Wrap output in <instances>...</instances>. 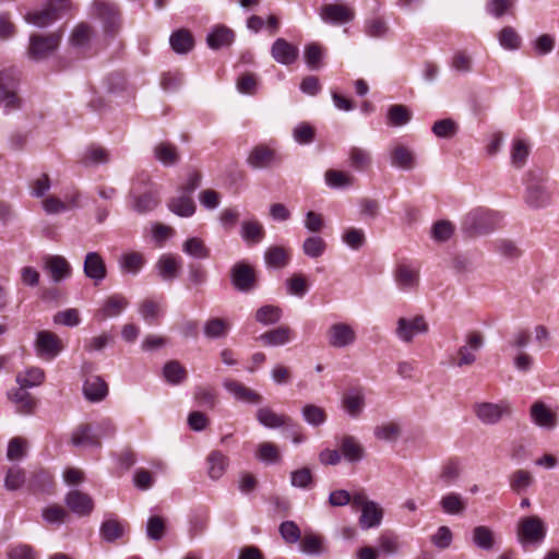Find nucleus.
I'll list each match as a JSON object with an SVG mask.
<instances>
[{"label": "nucleus", "instance_id": "obj_34", "mask_svg": "<svg viewBox=\"0 0 559 559\" xmlns=\"http://www.w3.org/2000/svg\"><path fill=\"white\" fill-rule=\"evenodd\" d=\"M240 235L248 246H253L263 240L265 230L258 221H243L241 223Z\"/></svg>", "mask_w": 559, "mask_h": 559}, {"label": "nucleus", "instance_id": "obj_42", "mask_svg": "<svg viewBox=\"0 0 559 559\" xmlns=\"http://www.w3.org/2000/svg\"><path fill=\"white\" fill-rule=\"evenodd\" d=\"M165 380L173 385H178L187 379V370L178 360H169L163 367Z\"/></svg>", "mask_w": 559, "mask_h": 559}, {"label": "nucleus", "instance_id": "obj_5", "mask_svg": "<svg viewBox=\"0 0 559 559\" xmlns=\"http://www.w3.org/2000/svg\"><path fill=\"white\" fill-rule=\"evenodd\" d=\"M60 40L61 34L59 32H55L49 35H31L27 51L29 58L36 61L46 59L57 50Z\"/></svg>", "mask_w": 559, "mask_h": 559}, {"label": "nucleus", "instance_id": "obj_9", "mask_svg": "<svg viewBox=\"0 0 559 559\" xmlns=\"http://www.w3.org/2000/svg\"><path fill=\"white\" fill-rule=\"evenodd\" d=\"M474 412L477 418L485 425H495L503 416L511 414V407L507 402L490 403L483 402L474 405Z\"/></svg>", "mask_w": 559, "mask_h": 559}, {"label": "nucleus", "instance_id": "obj_8", "mask_svg": "<svg viewBox=\"0 0 559 559\" xmlns=\"http://www.w3.org/2000/svg\"><path fill=\"white\" fill-rule=\"evenodd\" d=\"M93 15L102 21L107 34H115L120 25V16L117 7L107 0H94Z\"/></svg>", "mask_w": 559, "mask_h": 559}, {"label": "nucleus", "instance_id": "obj_53", "mask_svg": "<svg viewBox=\"0 0 559 559\" xmlns=\"http://www.w3.org/2000/svg\"><path fill=\"white\" fill-rule=\"evenodd\" d=\"M392 165L403 169H412L415 165L413 153L404 146H396L392 151Z\"/></svg>", "mask_w": 559, "mask_h": 559}, {"label": "nucleus", "instance_id": "obj_46", "mask_svg": "<svg viewBox=\"0 0 559 559\" xmlns=\"http://www.w3.org/2000/svg\"><path fill=\"white\" fill-rule=\"evenodd\" d=\"M227 457L219 451H213L207 456L209 476L212 479H218L225 473L227 466Z\"/></svg>", "mask_w": 559, "mask_h": 559}, {"label": "nucleus", "instance_id": "obj_15", "mask_svg": "<svg viewBox=\"0 0 559 559\" xmlns=\"http://www.w3.org/2000/svg\"><path fill=\"white\" fill-rule=\"evenodd\" d=\"M466 344L461 346L457 350L459 360L456 361L457 367L473 365L477 357L478 352L484 345V337L479 332H471L466 335Z\"/></svg>", "mask_w": 559, "mask_h": 559}, {"label": "nucleus", "instance_id": "obj_32", "mask_svg": "<svg viewBox=\"0 0 559 559\" xmlns=\"http://www.w3.org/2000/svg\"><path fill=\"white\" fill-rule=\"evenodd\" d=\"M154 157L165 167L175 166L180 160L178 147L169 142H160L154 147Z\"/></svg>", "mask_w": 559, "mask_h": 559}, {"label": "nucleus", "instance_id": "obj_49", "mask_svg": "<svg viewBox=\"0 0 559 559\" xmlns=\"http://www.w3.org/2000/svg\"><path fill=\"white\" fill-rule=\"evenodd\" d=\"M93 35L92 27L86 23L79 24L72 32L70 43L76 48H87Z\"/></svg>", "mask_w": 559, "mask_h": 559}, {"label": "nucleus", "instance_id": "obj_1", "mask_svg": "<svg viewBox=\"0 0 559 559\" xmlns=\"http://www.w3.org/2000/svg\"><path fill=\"white\" fill-rule=\"evenodd\" d=\"M546 174L543 170H530L526 174L525 202L534 209L546 207L551 203V191L546 185Z\"/></svg>", "mask_w": 559, "mask_h": 559}, {"label": "nucleus", "instance_id": "obj_12", "mask_svg": "<svg viewBox=\"0 0 559 559\" xmlns=\"http://www.w3.org/2000/svg\"><path fill=\"white\" fill-rule=\"evenodd\" d=\"M36 353L40 358L51 360L62 350L60 338L50 331H39L35 342Z\"/></svg>", "mask_w": 559, "mask_h": 559}, {"label": "nucleus", "instance_id": "obj_28", "mask_svg": "<svg viewBox=\"0 0 559 559\" xmlns=\"http://www.w3.org/2000/svg\"><path fill=\"white\" fill-rule=\"evenodd\" d=\"M169 45L176 53L187 55L194 47V38L189 29L179 28L171 33Z\"/></svg>", "mask_w": 559, "mask_h": 559}, {"label": "nucleus", "instance_id": "obj_36", "mask_svg": "<svg viewBox=\"0 0 559 559\" xmlns=\"http://www.w3.org/2000/svg\"><path fill=\"white\" fill-rule=\"evenodd\" d=\"M168 209L178 216L189 217L194 214L195 204L190 195L180 193L168 201Z\"/></svg>", "mask_w": 559, "mask_h": 559}, {"label": "nucleus", "instance_id": "obj_61", "mask_svg": "<svg viewBox=\"0 0 559 559\" xmlns=\"http://www.w3.org/2000/svg\"><path fill=\"white\" fill-rule=\"evenodd\" d=\"M44 521L51 525H61L68 518V512L58 504H51L43 509Z\"/></svg>", "mask_w": 559, "mask_h": 559}, {"label": "nucleus", "instance_id": "obj_35", "mask_svg": "<svg viewBox=\"0 0 559 559\" xmlns=\"http://www.w3.org/2000/svg\"><path fill=\"white\" fill-rule=\"evenodd\" d=\"M264 261L269 267L283 269L289 263L290 253L282 246H271L264 252Z\"/></svg>", "mask_w": 559, "mask_h": 559}, {"label": "nucleus", "instance_id": "obj_57", "mask_svg": "<svg viewBox=\"0 0 559 559\" xmlns=\"http://www.w3.org/2000/svg\"><path fill=\"white\" fill-rule=\"evenodd\" d=\"M431 131L437 138L450 139L457 133L459 126L454 120L447 118L436 121Z\"/></svg>", "mask_w": 559, "mask_h": 559}, {"label": "nucleus", "instance_id": "obj_41", "mask_svg": "<svg viewBox=\"0 0 559 559\" xmlns=\"http://www.w3.org/2000/svg\"><path fill=\"white\" fill-rule=\"evenodd\" d=\"M53 486L52 475L44 469L34 472L28 481L29 490L33 492H51Z\"/></svg>", "mask_w": 559, "mask_h": 559}, {"label": "nucleus", "instance_id": "obj_52", "mask_svg": "<svg viewBox=\"0 0 559 559\" xmlns=\"http://www.w3.org/2000/svg\"><path fill=\"white\" fill-rule=\"evenodd\" d=\"M473 542L478 548L490 550L495 543L492 531L484 525L476 526L473 530Z\"/></svg>", "mask_w": 559, "mask_h": 559}, {"label": "nucleus", "instance_id": "obj_11", "mask_svg": "<svg viewBox=\"0 0 559 559\" xmlns=\"http://www.w3.org/2000/svg\"><path fill=\"white\" fill-rule=\"evenodd\" d=\"M223 388L234 397L237 402L247 404H261L263 396L255 390L245 385L242 382L226 378L223 380Z\"/></svg>", "mask_w": 559, "mask_h": 559}, {"label": "nucleus", "instance_id": "obj_54", "mask_svg": "<svg viewBox=\"0 0 559 559\" xmlns=\"http://www.w3.org/2000/svg\"><path fill=\"white\" fill-rule=\"evenodd\" d=\"M26 480L25 471L20 466H12L8 469L4 477V487L7 490L14 491L20 489Z\"/></svg>", "mask_w": 559, "mask_h": 559}, {"label": "nucleus", "instance_id": "obj_3", "mask_svg": "<svg viewBox=\"0 0 559 559\" xmlns=\"http://www.w3.org/2000/svg\"><path fill=\"white\" fill-rule=\"evenodd\" d=\"M495 215L484 209L468 212L462 222V230L469 237L487 234L495 229Z\"/></svg>", "mask_w": 559, "mask_h": 559}, {"label": "nucleus", "instance_id": "obj_7", "mask_svg": "<svg viewBox=\"0 0 559 559\" xmlns=\"http://www.w3.org/2000/svg\"><path fill=\"white\" fill-rule=\"evenodd\" d=\"M233 287L240 293H249L257 287L258 278L253 266L245 261L236 262L230 269Z\"/></svg>", "mask_w": 559, "mask_h": 559}, {"label": "nucleus", "instance_id": "obj_16", "mask_svg": "<svg viewBox=\"0 0 559 559\" xmlns=\"http://www.w3.org/2000/svg\"><path fill=\"white\" fill-rule=\"evenodd\" d=\"M84 275L99 285L107 276V267L103 257L95 251L87 252L83 263Z\"/></svg>", "mask_w": 559, "mask_h": 559}, {"label": "nucleus", "instance_id": "obj_23", "mask_svg": "<svg viewBox=\"0 0 559 559\" xmlns=\"http://www.w3.org/2000/svg\"><path fill=\"white\" fill-rule=\"evenodd\" d=\"M341 455L349 463H357L365 457V449L353 436L346 435L340 441Z\"/></svg>", "mask_w": 559, "mask_h": 559}, {"label": "nucleus", "instance_id": "obj_10", "mask_svg": "<svg viewBox=\"0 0 559 559\" xmlns=\"http://www.w3.org/2000/svg\"><path fill=\"white\" fill-rule=\"evenodd\" d=\"M429 330L428 323L423 316H415L411 319L400 318L395 330L396 336L404 343H412L418 334H425Z\"/></svg>", "mask_w": 559, "mask_h": 559}, {"label": "nucleus", "instance_id": "obj_20", "mask_svg": "<svg viewBox=\"0 0 559 559\" xmlns=\"http://www.w3.org/2000/svg\"><path fill=\"white\" fill-rule=\"evenodd\" d=\"M273 59L284 66L295 63L299 56V50L284 38H277L271 48Z\"/></svg>", "mask_w": 559, "mask_h": 559}, {"label": "nucleus", "instance_id": "obj_37", "mask_svg": "<svg viewBox=\"0 0 559 559\" xmlns=\"http://www.w3.org/2000/svg\"><path fill=\"white\" fill-rule=\"evenodd\" d=\"M418 271L408 265L401 264L395 271V281L401 289H413L418 285Z\"/></svg>", "mask_w": 559, "mask_h": 559}, {"label": "nucleus", "instance_id": "obj_45", "mask_svg": "<svg viewBox=\"0 0 559 559\" xmlns=\"http://www.w3.org/2000/svg\"><path fill=\"white\" fill-rule=\"evenodd\" d=\"M164 313V305L162 300L145 299L142 301V318L148 324H155Z\"/></svg>", "mask_w": 559, "mask_h": 559}, {"label": "nucleus", "instance_id": "obj_26", "mask_svg": "<svg viewBox=\"0 0 559 559\" xmlns=\"http://www.w3.org/2000/svg\"><path fill=\"white\" fill-rule=\"evenodd\" d=\"M83 393L86 400L99 402L108 394V386L99 376H91L84 381Z\"/></svg>", "mask_w": 559, "mask_h": 559}, {"label": "nucleus", "instance_id": "obj_39", "mask_svg": "<svg viewBox=\"0 0 559 559\" xmlns=\"http://www.w3.org/2000/svg\"><path fill=\"white\" fill-rule=\"evenodd\" d=\"M193 399L198 406L214 409L218 403L216 391L210 385H198L193 391Z\"/></svg>", "mask_w": 559, "mask_h": 559}, {"label": "nucleus", "instance_id": "obj_47", "mask_svg": "<svg viewBox=\"0 0 559 559\" xmlns=\"http://www.w3.org/2000/svg\"><path fill=\"white\" fill-rule=\"evenodd\" d=\"M348 157L350 167L357 171L366 170L371 164L370 153L360 147H352Z\"/></svg>", "mask_w": 559, "mask_h": 559}, {"label": "nucleus", "instance_id": "obj_48", "mask_svg": "<svg viewBox=\"0 0 559 559\" xmlns=\"http://www.w3.org/2000/svg\"><path fill=\"white\" fill-rule=\"evenodd\" d=\"M228 323L221 318H212L204 324L203 332L207 338L225 337L228 333Z\"/></svg>", "mask_w": 559, "mask_h": 559}, {"label": "nucleus", "instance_id": "obj_14", "mask_svg": "<svg viewBox=\"0 0 559 559\" xmlns=\"http://www.w3.org/2000/svg\"><path fill=\"white\" fill-rule=\"evenodd\" d=\"M319 15L324 23L329 24H345L355 19L354 10L341 3L322 5Z\"/></svg>", "mask_w": 559, "mask_h": 559}, {"label": "nucleus", "instance_id": "obj_64", "mask_svg": "<svg viewBox=\"0 0 559 559\" xmlns=\"http://www.w3.org/2000/svg\"><path fill=\"white\" fill-rule=\"evenodd\" d=\"M532 483L533 477L531 473L525 469H516L510 475V487L518 493L530 487Z\"/></svg>", "mask_w": 559, "mask_h": 559}, {"label": "nucleus", "instance_id": "obj_6", "mask_svg": "<svg viewBox=\"0 0 559 559\" xmlns=\"http://www.w3.org/2000/svg\"><path fill=\"white\" fill-rule=\"evenodd\" d=\"M17 81L16 70L9 69L0 72V105L4 106L7 112L20 107V98L15 92Z\"/></svg>", "mask_w": 559, "mask_h": 559}, {"label": "nucleus", "instance_id": "obj_63", "mask_svg": "<svg viewBox=\"0 0 559 559\" xmlns=\"http://www.w3.org/2000/svg\"><path fill=\"white\" fill-rule=\"evenodd\" d=\"M530 154L528 145L523 140H515L511 150V163L515 168H522Z\"/></svg>", "mask_w": 559, "mask_h": 559}, {"label": "nucleus", "instance_id": "obj_13", "mask_svg": "<svg viewBox=\"0 0 559 559\" xmlns=\"http://www.w3.org/2000/svg\"><path fill=\"white\" fill-rule=\"evenodd\" d=\"M328 343L334 348H344L355 343L356 332L347 323L338 322L332 324L328 332Z\"/></svg>", "mask_w": 559, "mask_h": 559}, {"label": "nucleus", "instance_id": "obj_31", "mask_svg": "<svg viewBox=\"0 0 559 559\" xmlns=\"http://www.w3.org/2000/svg\"><path fill=\"white\" fill-rule=\"evenodd\" d=\"M235 39V33L233 29L219 25L216 26L206 36V43L211 49H219L223 47L230 46Z\"/></svg>", "mask_w": 559, "mask_h": 559}, {"label": "nucleus", "instance_id": "obj_30", "mask_svg": "<svg viewBox=\"0 0 559 559\" xmlns=\"http://www.w3.org/2000/svg\"><path fill=\"white\" fill-rule=\"evenodd\" d=\"M180 267L181 261L173 254H163L156 263L158 275L168 282L177 277Z\"/></svg>", "mask_w": 559, "mask_h": 559}, {"label": "nucleus", "instance_id": "obj_51", "mask_svg": "<svg viewBox=\"0 0 559 559\" xmlns=\"http://www.w3.org/2000/svg\"><path fill=\"white\" fill-rule=\"evenodd\" d=\"M440 506L443 512L448 514H460L466 508L465 501L455 492H451L442 497Z\"/></svg>", "mask_w": 559, "mask_h": 559}, {"label": "nucleus", "instance_id": "obj_18", "mask_svg": "<svg viewBox=\"0 0 559 559\" xmlns=\"http://www.w3.org/2000/svg\"><path fill=\"white\" fill-rule=\"evenodd\" d=\"M280 163L276 152L263 144L254 146L247 157V164L253 169L272 167Z\"/></svg>", "mask_w": 559, "mask_h": 559}, {"label": "nucleus", "instance_id": "obj_29", "mask_svg": "<svg viewBox=\"0 0 559 559\" xmlns=\"http://www.w3.org/2000/svg\"><path fill=\"white\" fill-rule=\"evenodd\" d=\"M257 420L266 428H280L283 426H294L293 420L284 415L276 414L270 407H261L255 414Z\"/></svg>", "mask_w": 559, "mask_h": 559}, {"label": "nucleus", "instance_id": "obj_17", "mask_svg": "<svg viewBox=\"0 0 559 559\" xmlns=\"http://www.w3.org/2000/svg\"><path fill=\"white\" fill-rule=\"evenodd\" d=\"M294 338V330L289 325L283 324L263 332L257 340L263 346L277 347L290 343Z\"/></svg>", "mask_w": 559, "mask_h": 559}, {"label": "nucleus", "instance_id": "obj_40", "mask_svg": "<svg viewBox=\"0 0 559 559\" xmlns=\"http://www.w3.org/2000/svg\"><path fill=\"white\" fill-rule=\"evenodd\" d=\"M383 518L382 510L377 506L376 502H369L364 506L361 515L359 518V524L361 528L368 530L380 525Z\"/></svg>", "mask_w": 559, "mask_h": 559}, {"label": "nucleus", "instance_id": "obj_62", "mask_svg": "<svg viewBox=\"0 0 559 559\" xmlns=\"http://www.w3.org/2000/svg\"><path fill=\"white\" fill-rule=\"evenodd\" d=\"M323 48L318 43H310L306 45L304 50V57L307 66L310 69H318L321 66V60L323 58Z\"/></svg>", "mask_w": 559, "mask_h": 559}, {"label": "nucleus", "instance_id": "obj_58", "mask_svg": "<svg viewBox=\"0 0 559 559\" xmlns=\"http://www.w3.org/2000/svg\"><path fill=\"white\" fill-rule=\"evenodd\" d=\"M411 120V111L404 105H392L388 110V123L393 127L406 124Z\"/></svg>", "mask_w": 559, "mask_h": 559}, {"label": "nucleus", "instance_id": "obj_38", "mask_svg": "<svg viewBox=\"0 0 559 559\" xmlns=\"http://www.w3.org/2000/svg\"><path fill=\"white\" fill-rule=\"evenodd\" d=\"M283 318V309L275 305H264L257 309L254 319L262 325H275Z\"/></svg>", "mask_w": 559, "mask_h": 559}, {"label": "nucleus", "instance_id": "obj_60", "mask_svg": "<svg viewBox=\"0 0 559 559\" xmlns=\"http://www.w3.org/2000/svg\"><path fill=\"white\" fill-rule=\"evenodd\" d=\"M500 45L504 49L515 50L521 46V37L511 26H504L498 35Z\"/></svg>", "mask_w": 559, "mask_h": 559}, {"label": "nucleus", "instance_id": "obj_27", "mask_svg": "<svg viewBox=\"0 0 559 559\" xmlns=\"http://www.w3.org/2000/svg\"><path fill=\"white\" fill-rule=\"evenodd\" d=\"M45 269L56 283L71 274V266L69 262L61 255H48L45 259Z\"/></svg>", "mask_w": 559, "mask_h": 559}, {"label": "nucleus", "instance_id": "obj_44", "mask_svg": "<svg viewBox=\"0 0 559 559\" xmlns=\"http://www.w3.org/2000/svg\"><path fill=\"white\" fill-rule=\"evenodd\" d=\"M324 179L326 185L332 189L346 188L353 186L355 181V177L350 176L345 171L335 169L326 170L324 174Z\"/></svg>", "mask_w": 559, "mask_h": 559}, {"label": "nucleus", "instance_id": "obj_55", "mask_svg": "<svg viewBox=\"0 0 559 559\" xmlns=\"http://www.w3.org/2000/svg\"><path fill=\"white\" fill-rule=\"evenodd\" d=\"M166 533L165 520L159 515L150 516L146 523V536L148 539L158 542Z\"/></svg>", "mask_w": 559, "mask_h": 559}, {"label": "nucleus", "instance_id": "obj_50", "mask_svg": "<svg viewBox=\"0 0 559 559\" xmlns=\"http://www.w3.org/2000/svg\"><path fill=\"white\" fill-rule=\"evenodd\" d=\"M326 249V242L319 236H310L305 239L302 243V251L305 255L317 259L321 257Z\"/></svg>", "mask_w": 559, "mask_h": 559}, {"label": "nucleus", "instance_id": "obj_25", "mask_svg": "<svg viewBox=\"0 0 559 559\" xmlns=\"http://www.w3.org/2000/svg\"><path fill=\"white\" fill-rule=\"evenodd\" d=\"M71 442L75 447H99V436H96L94 426L82 424L72 432Z\"/></svg>", "mask_w": 559, "mask_h": 559}, {"label": "nucleus", "instance_id": "obj_21", "mask_svg": "<svg viewBox=\"0 0 559 559\" xmlns=\"http://www.w3.org/2000/svg\"><path fill=\"white\" fill-rule=\"evenodd\" d=\"M344 411L353 418L361 415L365 407V393L362 388H353L342 397Z\"/></svg>", "mask_w": 559, "mask_h": 559}, {"label": "nucleus", "instance_id": "obj_56", "mask_svg": "<svg viewBox=\"0 0 559 559\" xmlns=\"http://www.w3.org/2000/svg\"><path fill=\"white\" fill-rule=\"evenodd\" d=\"M182 250L195 259H206L210 257V250L200 238H189L185 241Z\"/></svg>", "mask_w": 559, "mask_h": 559}, {"label": "nucleus", "instance_id": "obj_2", "mask_svg": "<svg viewBox=\"0 0 559 559\" xmlns=\"http://www.w3.org/2000/svg\"><path fill=\"white\" fill-rule=\"evenodd\" d=\"M70 9V0H49L40 11L28 12L25 21L44 28L61 19Z\"/></svg>", "mask_w": 559, "mask_h": 559}, {"label": "nucleus", "instance_id": "obj_22", "mask_svg": "<svg viewBox=\"0 0 559 559\" xmlns=\"http://www.w3.org/2000/svg\"><path fill=\"white\" fill-rule=\"evenodd\" d=\"M530 415L532 421L539 427L552 429L557 425V415L542 401L533 403Z\"/></svg>", "mask_w": 559, "mask_h": 559}, {"label": "nucleus", "instance_id": "obj_43", "mask_svg": "<svg viewBox=\"0 0 559 559\" xmlns=\"http://www.w3.org/2000/svg\"><path fill=\"white\" fill-rule=\"evenodd\" d=\"M124 534V526L117 520H105L99 528V535L106 543H115Z\"/></svg>", "mask_w": 559, "mask_h": 559}, {"label": "nucleus", "instance_id": "obj_59", "mask_svg": "<svg viewBox=\"0 0 559 559\" xmlns=\"http://www.w3.org/2000/svg\"><path fill=\"white\" fill-rule=\"evenodd\" d=\"M45 373L40 368H31L25 373H19L16 382L24 388H33L41 384Z\"/></svg>", "mask_w": 559, "mask_h": 559}, {"label": "nucleus", "instance_id": "obj_33", "mask_svg": "<svg viewBox=\"0 0 559 559\" xmlns=\"http://www.w3.org/2000/svg\"><path fill=\"white\" fill-rule=\"evenodd\" d=\"M26 389L20 385L19 389L8 393L9 399L15 404L16 411L21 414H31L36 406V401Z\"/></svg>", "mask_w": 559, "mask_h": 559}, {"label": "nucleus", "instance_id": "obj_24", "mask_svg": "<svg viewBox=\"0 0 559 559\" xmlns=\"http://www.w3.org/2000/svg\"><path fill=\"white\" fill-rule=\"evenodd\" d=\"M128 305L129 302L126 297L119 294H114L106 298L102 308L97 310L96 317L99 320L118 317L128 307Z\"/></svg>", "mask_w": 559, "mask_h": 559}, {"label": "nucleus", "instance_id": "obj_4", "mask_svg": "<svg viewBox=\"0 0 559 559\" xmlns=\"http://www.w3.org/2000/svg\"><path fill=\"white\" fill-rule=\"evenodd\" d=\"M547 533L545 522L537 515L521 518L518 523L516 535L522 545L540 544Z\"/></svg>", "mask_w": 559, "mask_h": 559}, {"label": "nucleus", "instance_id": "obj_19", "mask_svg": "<svg viewBox=\"0 0 559 559\" xmlns=\"http://www.w3.org/2000/svg\"><path fill=\"white\" fill-rule=\"evenodd\" d=\"M64 502L79 516L88 515L94 509L93 499L87 493L76 489L67 493Z\"/></svg>", "mask_w": 559, "mask_h": 559}]
</instances>
